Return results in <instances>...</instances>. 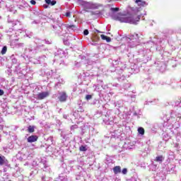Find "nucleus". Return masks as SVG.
Returning a JSON list of instances; mask_svg holds the SVG:
<instances>
[{
    "label": "nucleus",
    "instance_id": "1",
    "mask_svg": "<svg viewBox=\"0 0 181 181\" xmlns=\"http://www.w3.org/2000/svg\"><path fill=\"white\" fill-rule=\"evenodd\" d=\"M113 19L115 21H118L119 22L124 23L136 25L137 22H139V21H141V16L136 14H124L122 13H118L117 14L113 16Z\"/></svg>",
    "mask_w": 181,
    "mask_h": 181
},
{
    "label": "nucleus",
    "instance_id": "2",
    "mask_svg": "<svg viewBox=\"0 0 181 181\" xmlns=\"http://www.w3.org/2000/svg\"><path fill=\"white\" fill-rule=\"evenodd\" d=\"M37 139H39V136H37V135H31L28 137L27 142H28L29 144H32L33 142H36Z\"/></svg>",
    "mask_w": 181,
    "mask_h": 181
},
{
    "label": "nucleus",
    "instance_id": "3",
    "mask_svg": "<svg viewBox=\"0 0 181 181\" xmlns=\"http://www.w3.org/2000/svg\"><path fill=\"white\" fill-rule=\"evenodd\" d=\"M49 92H42L37 94V99L38 100H45L47 97H49Z\"/></svg>",
    "mask_w": 181,
    "mask_h": 181
},
{
    "label": "nucleus",
    "instance_id": "4",
    "mask_svg": "<svg viewBox=\"0 0 181 181\" xmlns=\"http://www.w3.org/2000/svg\"><path fill=\"white\" fill-rule=\"evenodd\" d=\"M59 100L61 103H64L67 100V94L66 92H62L61 95L59 97Z\"/></svg>",
    "mask_w": 181,
    "mask_h": 181
},
{
    "label": "nucleus",
    "instance_id": "5",
    "mask_svg": "<svg viewBox=\"0 0 181 181\" xmlns=\"http://www.w3.org/2000/svg\"><path fill=\"white\" fill-rule=\"evenodd\" d=\"M88 6L90 8V9H98L99 5L97 4L89 2Z\"/></svg>",
    "mask_w": 181,
    "mask_h": 181
},
{
    "label": "nucleus",
    "instance_id": "6",
    "mask_svg": "<svg viewBox=\"0 0 181 181\" xmlns=\"http://www.w3.org/2000/svg\"><path fill=\"white\" fill-rule=\"evenodd\" d=\"M7 162L6 158L4 156H0V166H4Z\"/></svg>",
    "mask_w": 181,
    "mask_h": 181
},
{
    "label": "nucleus",
    "instance_id": "7",
    "mask_svg": "<svg viewBox=\"0 0 181 181\" xmlns=\"http://www.w3.org/2000/svg\"><path fill=\"white\" fill-rule=\"evenodd\" d=\"M113 172L115 175H118L121 172V166L117 165L113 168Z\"/></svg>",
    "mask_w": 181,
    "mask_h": 181
},
{
    "label": "nucleus",
    "instance_id": "8",
    "mask_svg": "<svg viewBox=\"0 0 181 181\" xmlns=\"http://www.w3.org/2000/svg\"><path fill=\"white\" fill-rule=\"evenodd\" d=\"M135 2L139 6H145V5H146V1L142 0H136Z\"/></svg>",
    "mask_w": 181,
    "mask_h": 181
},
{
    "label": "nucleus",
    "instance_id": "9",
    "mask_svg": "<svg viewBox=\"0 0 181 181\" xmlns=\"http://www.w3.org/2000/svg\"><path fill=\"white\" fill-rule=\"evenodd\" d=\"M100 37L103 40H106V42H107V43H110V42H111V37H107V35H101Z\"/></svg>",
    "mask_w": 181,
    "mask_h": 181
},
{
    "label": "nucleus",
    "instance_id": "10",
    "mask_svg": "<svg viewBox=\"0 0 181 181\" xmlns=\"http://www.w3.org/2000/svg\"><path fill=\"white\" fill-rule=\"evenodd\" d=\"M78 4L79 5H82V6H86V5H88V6L89 2H87V1H83V0H78Z\"/></svg>",
    "mask_w": 181,
    "mask_h": 181
},
{
    "label": "nucleus",
    "instance_id": "11",
    "mask_svg": "<svg viewBox=\"0 0 181 181\" xmlns=\"http://www.w3.org/2000/svg\"><path fill=\"white\" fill-rule=\"evenodd\" d=\"M28 132H30V134H33V132H35V126H29Z\"/></svg>",
    "mask_w": 181,
    "mask_h": 181
},
{
    "label": "nucleus",
    "instance_id": "12",
    "mask_svg": "<svg viewBox=\"0 0 181 181\" xmlns=\"http://www.w3.org/2000/svg\"><path fill=\"white\" fill-rule=\"evenodd\" d=\"M138 132L139 134H140V135H144L145 134V129H144V127H139L138 129Z\"/></svg>",
    "mask_w": 181,
    "mask_h": 181
},
{
    "label": "nucleus",
    "instance_id": "13",
    "mask_svg": "<svg viewBox=\"0 0 181 181\" xmlns=\"http://www.w3.org/2000/svg\"><path fill=\"white\" fill-rule=\"evenodd\" d=\"M155 160L156 162H162L163 160V156H157Z\"/></svg>",
    "mask_w": 181,
    "mask_h": 181
},
{
    "label": "nucleus",
    "instance_id": "14",
    "mask_svg": "<svg viewBox=\"0 0 181 181\" xmlns=\"http://www.w3.org/2000/svg\"><path fill=\"white\" fill-rule=\"evenodd\" d=\"M7 51L8 47L6 46H4L1 49V54H6Z\"/></svg>",
    "mask_w": 181,
    "mask_h": 181
},
{
    "label": "nucleus",
    "instance_id": "15",
    "mask_svg": "<svg viewBox=\"0 0 181 181\" xmlns=\"http://www.w3.org/2000/svg\"><path fill=\"white\" fill-rule=\"evenodd\" d=\"M79 151H81V152H86L87 151V148L84 146H81L79 147Z\"/></svg>",
    "mask_w": 181,
    "mask_h": 181
},
{
    "label": "nucleus",
    "instance_id": "16",
    "mask_svg": "<svg viewBox=\"0 0 181 181\" xmlns=\"http://www.w3.org/2000/svg\"><path fill=\"white\" fill-rule=\"evenodd\" d=\"M122 173L123 175H127V173H128V170L127 168H124L122 170Z\"/></svg>",
    "mask_w": 181,
    "mask_h": 181
},
{
    "label": "nucleus",
    "instance_id": "17",
    "mask_svg": "<svg viewBox=\"0 0 181 181\" xmlns=\"http://www.w3.org/2000/svg\"><path fill=\"white\" fill-rule=\"evenodd\" d=\"M93 98V96L91 95H86V100H91Z\"/></svg>",
    "mask_w": 181,
    "mask_h": 181
},
{
    "label": "nucleus",
    "instance_id": "18",
    "mask_svg": "<svg viewBox=\"0 0 181 181\" xmlns=\"http://www.w3.org/2000/svg\"><path fill=\"white\" fill-rule=\"evenodd\" d=\"M88 30H84V31H83V35H85V36H87V35H88Z\"/></svg>",
    "mask_w": 181,
    "mask_h": 181
},
{
    "label": "nucleus",
    "instance_id": "19",
    "mask_svg": "<svg viewBox=\"0 0 181 181\" xmlns=\"http://www.w3.org/2000/svg\"><path fill=\"white\" fill-rule=\"evenodd\" d=\"M57 4L56 1H52L51 3H49V5H52V6H54V5Z\"/></svg>",
    "mask_w": 181,
    "mask_h": 181
},
{
    "label": "nucleus",
    "instance_id": "20",
    "mask_svg": "<svg viewBox=\"0 0 181 181\" xmlns=\"http://www.w3.org/2000/svg\"><path fill=\"white\" fill-rule=\"evenodd\" d=\"M30 2L31 5H36V1L35 0H31Z\"/></svg>",
    "mask_w": 181,
    "mask_h": 181
},
{
    "label": "nucleus",
    "instance_id": "21",
    "mask_svg": "<svg viewBox=\"0 0 181 181\" xmlns=\"http://www.w3.org/2000/svg\"><path fill=\"white\" fill-rule=\"evenodd\" d=\"M112 11H115V12L119 11V8H112Z\"/></svg>",
    "mask_w": 181,
    "mask_h": 181
},
{
    "label": "nucleus",
    "instance_id": "22",
    "mask_svg": "<svg viewBox=\"0 0 181 181\" xmlns=\"http://www.w3.org/2000/svg\"><path fill=\"white\" fill-rule=\"evenodd\" d=\"M52 0H45L46 4H47V5H50Z\"/></svg>",
    "mask_w": 181,
    "mask_h": 181
},
{
    "label": "nucleus",
    "instance_id": "23",
    "mask_svg": "<svg viewBox=\"0 0 181 181\" xmlns=\"http://www.w3.org/2000/svg\"><path fill=\"white\" fill-rule=\"evenodd\" d=\"M70 12H66L65 14V16H66L67 18H69V16H70Z\"/></svg>",
    "mask_w": 181,
    "mask_h": 181
},
{
    "label": "nucleus",
    "instance_id": "24",
    "mask_svg": "<svg viewBox=\"0 0 181 181\" xmlns=\"http://www.w3.org/2000/svg\"><path fill=\"white\" fill-rule=\"evenodd\" d=\"M4 90L0 89V95H4Z\"/></svg>",
    "mask_w": 181,
    "mask_h": 181
},
{
    "label": "nucleus",
    "instance_id": "25",
    "mask_svg": "<svg viewBox=\"0 0 181 181\" xmlns=\"http://www.w3.org/2000/svg\"><path fill=\"white\" fill-rule=\"evenodd\" d=\"M68 28H76V26H75V25H70L68 26Z\"/></svg>",
    "mask_w": 181,
    "mask_h": 181
}]
</instances>
